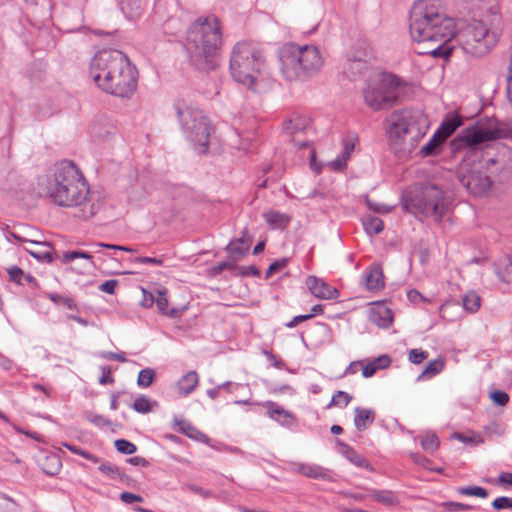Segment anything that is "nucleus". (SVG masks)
Returning a JSON list of instances; mask_svg holds the SVG:
<instances>
[{"instance_id": "obj_1", "label": "nucleus", "mask_w": 512, "mask_h": 512, "mask_svg": "<svg viewBox=\"0 0 512 512\" xmlns=\"http://www.w3.org/2000/svg\"><path fill=\"white\" fill-rule=\"evenodd\" d=\"M38 188L62 207H83L81 217H93L99 205L90 203V187L79 168L68 160L55 163L38 178Z\"/></svg>"}, {"instance_id": "obj_2", "label": "nucleus", "mask_w": 512, "mask_h": 512, "mask_svg": "<svg viewBox=\"0 0 512 512\" xmlns=\"http://www.w3.org/2000/svg\"><path fill=\"white\" fill-rule=\"evenodd\" d=\"M456 29L455 20L446 13L442 0H418L410 10L409 31L416 42H438L439 45L429 51L433 57L446 58L452 52L449 42Z\"/></svg>"}, {"instance_id": "obj_3", "label": "nucleus", "mask_w": 512, "mask_h": 512, "mask_svg": "<svg viewBox=\"0 0 512 512\" xmlns=\"http://www.w3.org/2000/svg\"><path fill=\"white\" fill-rule=\"evenodd\" d=\"M90 75L101 90L113 96L129 97L137 87V70L119 50L96 53L90 62Z\"/></svg>"}, {"instance_id": "obj_4", "label": "nucleus", "mask_w": 512, "mask_h": 512, "mask_svg": "<svg viewBox=\"0 0 512 512\" xmlns=\"http://www.w3.org/2000/svg\"><path fill=\"white\" fill-rule=\"evenodd\" d=\"M232 78L256 93L266 91L272 84L265 56L261 49L250 42H238L230 57Z\"/></svg>"}, {"instance_id": "obj_5", "label": "nucleus", "mask_w": 512, "mask_h": 512, "mask_svg": "<svg viewBox=\"0 0 512 512\" xmlns=\"http://www.w3.org/2000/svg\"><path fill=\"white\" fill-rule=\"evenodd\" d=\"M221 43L219 20L213 15L197 19L187 32L186 49L191 63L200 71L214 70Z\"/></svg>"}, {"instance_id": "obj_6", "label": "nucleus", "mask_w": 512, "mask_h": 512, "mask_svg": "<svg viewBox=\"0 0 512 512\" xmlns=\"http://www.w3.org/2000/svg\"><path fill=\"white\" fill-rule=\"evenodd\" d=\"M512 169V149L503 147L493 158L479 161L468 168L466 160L459 169V181L474 196L486 195L492 185V177Z\"/></svg>"}, {"instance_id": "obj_7", "label": "nucleus", "mask_w": 512, "mask_h": 512, "mask_svg": "<svg viewBox=\"0 0 512 512\" xmlns=\"http://www.w3.org/2000/svg\"><path fill=\"white\" fill-rule=\"evenodd\" d=\"M280 69L288 81H305L316 75L323 66L317 47L287 44L279 51Z\"/></svg>"}, {"instance_id": "obj_8", "label": "nucleus", "mask_w": 512, "mask_h": 512, "mask_svg": "<svg viewBox=\"0 0 512 512\" xmlns=\"http://www.w3.org/2000/svg\"><path fill=\"white\" fill-rule=\"evenodd\" d=\"M488 26L484 21H473L456 32L453 39L462 50L474 57L488 54L498 43L501 35L500 19Z\"/></svg>"}, {"instance_id": "obj_9", "label": "nucleus", "mask_w": 512, "mask_h": 512, "mask_svg": "<svg viewBox=\"0 0 512 512\" xmlns=\"http://www.w3.org/2000/svg\"><path fill=\"white\" fill-rule=\"evenodd\" d=\"M402 206L407 212L424 217H433L441 221L448 211L449 201L444 191L437 184H422L415 195L411 193L403 197Z\"/></svg>"}, {"instance_id": "obj_10", "label": "nucleus", "mask_w": 512, "mask_h": 512, "mask_svg": "<svg viewBox=\"0 0 512 512\" xmlns=\"http://www.w3.org/2000/svg\"><path fill=\"white\" fill-rule=\"evenodd\" d=\"M512 139V128L490 120L487 124L477 123L460 132L450 143L452 152L465 150L466 155L477 153L478 146L491 140Z\"/></svg>"}, {"instance_id": "obj_11", "label": "nucleus", "mask_w": 512, "mask_h": 512, "mask_svg": "<svg viewBox=\"0 0 512 512\" xmlns=\"http://www.w3.org/2000/svg\"><path fill=\"white\" fill-rule=\"evenodd\" d=\"M400 86V79L393 74L377 75L363 88L364 103L373 111L388 110L397 104Z\"/></svg>"}, {"instance_id": "obj_12", "label": "nucleus", "mask_w": 512, "mask_h": 512, "mask_svg": "<svg viewBox=\"0 0 512 512\" xmlns=\"http://www.w3.org/2000/svg\"><path fill=\"white\" fill-rule=\"evenodd\" d=\"M175 109L186 138L199 145L202 148V153H206L211 130L208 118L199 109L182 107L179 104L175 106Z\"/></svg>"}, {"instance_id": "obj_13", "label": "nucleus", "mask_w": 512, "mask_h": 512, "mask_svg": "<svg viewBox=\"0 0 512 512\" xmlns=\"http://www.w3.org/2000/svg\"><path fill=\"white\" fill-rule=\"evenodd\" d=\"M387 133L390 139L399 140L407 134L414 133L413 137L423 136L427 128V118L418 109L396 110L387 118Z\"/></svg>"}, {"instance_id": "obj_14", "label": "nucleus", "mask_w": 512, "mask_h": 512, "mask_svg": "<svg viewBox=\"0 0 512 512\" xmlns=\"http://www.w3.org/2000/svg\"><path fill=\"white\" fill-rule=\"evenodd\" d=\"M306 286L309 291L319 299L332 300L338 297V290L331 287L316 276H308Z\"/></svg>"}, {"instance_id": "obj_15", "label": "nucleus", "mask_w": 512, "mask_h": 512, "mask_svg": "<svg viewBox=\"0 0 512 512\" xmlns=\"http://www.w3.org/2000/svg\"><path fill=\"white\" fill-rule=\"evenodd\" d=\"M295 471L312 479L331 481L332 477L329 471L317 464L297 463L294 465Z\"/></svg>"}, {"instance_id": "obj_16", "label": "nucleus", "mask_w": 512, "mask_h": 512, "mask_svg": "<svg viewBox=\"0 0 512 512\" xmlns=\"http://www.w3.org/2000/svg\"><path fill=\"white\" fill-rule=\"evenodd\" d=\"M366 288L371 291L380 290L384 287V276L379 264H372L363 274Z\"/></svg>"}, {"instance_id": "obj_17", "label": "nucleus", "mask_w": 512, "mask_h": 512, "mask_svg": "<svg viewBox=\"0 0 512 512\" xmlns=\"http://www.w3.org/2000/svg\"><path fill=\"white\" fill-rule=\"evenodd\" d=\"M336 445L339 447V452L355 466L369 470L372 469L367 459L364 456L358 454L353 447L339 439H336Z\"/></svg>"}, {"instance_id": "obj_18", "label": "nucleus", "mask_w": 512, "mask_h": 512, "mask_svg": "<svg viewBox=\"0 0 512 512\" xmlns=\"http://www.w3.org/2000/svg\"><path fill=\"white\" fill-rule=\"evenodd\" d=\"M153 302L156 303V306L160 313H162L163 315H166L170 318H178L186 310L185 307L168 309L167 294H166V291H162V290L157 291L156 298H154V296L151 295L150 304H152Z\"/></svg>"}, {"instance_id": "obj_19", "label": "nucleus", "mask_w": 512, "mask_h": 512, "mask_svg": "<svg viewBox=\"0 0 512 512\" xmlns=\"http://www.w3.org/2000/svg\"><path fill=\"white\" fill-rule=\"evenodd\" d=\"M199 384V375L196 371L191 370L184 374L176 383V389L180 396L190 395Z\"/></svg>"}, {"instance_id": "obj_20", "label": "nucleus", "mask_w": 512, "mask_h": 512, "mask_svg": "<svg viewBox=\"0 0 512 512\" xmlns=\"http://www.w3.org/2000/svg\"><path fill=\"white\" fill-rule=\"evenodd\" d=\"M355 147L354 139L352 137H346L343 139V149L339 156H337L334 160L330 162V167L336 171H342L347 166V161L349 160L353 150Z\"/></svg>"}, {"instance_id": "obj_21", "label": "nucleus", "mask_w": 512, "mask_h": 512, "mask_svg": "<svg viewBox=\"0 0 512 512\" xmlns=\"http://www.w3.org/2000/svg\"><path fill=\"white\" fill-rule=\"evenodd\" d=\"M354 417V425L358 431H364L375 420V412L372 409L356 407Z\"/></svg>"}, {"instance_id": "obj_22", "label": "nucleus", "mask_w": 512, "mask_h": 512, "mask_svg": "<svg viewBox=\"0 0 512 512\" xmlns=\"http://www.w3.org/2000/svg\"><path fill=\"white\" fill-rule=\"evenodd\" d=\"M367 63L361 57L349 58L344 65L343 73L350 79H355L364 73Z\"/></svg>"}, {"instance_id": "obj_23", "label": "nucleus", "mask_w": 512, "mask_h": 512, "mask_svg": "<svg viewBox=\"0 0 512 512\" xmlns=\"http://www.w3.org/2000/svg\"><path fill=\"white\" fill-rule=\"evenodd\" d=\"M369 497L385 506L393 507L399 504V498L395 492L391 490H370Z\"/></svg>"}, {"instance_id": "obj_24", "label": "nucleus", "mask_w": 512, "mask_h": 512, "mask_svg": "<svg viewBox=\"0 0 512 512\" xmlns=\"http://www.w3.org/2000/svg\"><path fill=\"white\" fill-rule=\"evenodd\" d=\"M370 319L378 327L387 328L391 325L393 316L390 309L386 307H378L371 311Z\"/></svg>"}, {"instance_id": "obj_25", "label": "nucleus", "mask_w": 512, "mask_h": 512, "mask_svg": "<svg viewBox=\"0 0 512 512\" xmlns=\"http://www.w3.org/2000/svg\"><path fill=\"white\" fill-rule=\"evenodd\" d=\"M461 124V118L457 115L446 118L437 129V136H440L444 141H446V139L450 137Z\"/></svg>"}, {"instance_id": "obj_26", "label": "nucleus", "mask_w": 512, "mask_h": 512, "mask_svg": "<svg viewBox=\"0 0 512 512\" xmlns=\"http://www.w3.org/2000/svg\"><path fill=\"white\" fill-rule=\"evenodd\" d=\"M119 8L129 20L139 17L142 13L141 0H121Z\"/></svg>"}, {"instance_id": "obj_27", "label": "nucleus", "mask_w": 512, "mask_h": 512, "mask_svg": "<svg viewBox=\"0 0 512 512\" xmlns=\"http://www.w3.org/2000/svg\"><path fill=\"white\" fill-rule=\"evenodd\" d=\"M265 221L273 228L284 229L290 222L287 214L270 210L263 214Z\"/></svg>"}, {"instance_id": "obj_28", "label": "nucleus", "mask_w": 512, "mask_h": 512, "mask_svg": "<svg viewBox=\"0 0 512 512\" xmlns=\"http://www.w3.org/2000/svg\"><path fill=\"white\" fill-rule=\"evenodd\" d=\"M309 126V120L303 116L296 115L284 121L283 129L290 134L304 131Z\"/></svg>"}, {"instance_id": "obj_29", "label": "nucleus", "mask_w": 512, "mask_h": 512, "mask_svg": "<svg viewBox=\"0 0 512 512\" xmlns=\"http://www.w3.org/2000/svg\"><path fill=\"white\" fill-rule=\"evenodd\" d=\"M445 367V361L443 358L439 357L437 359H434L426 365L425 369L422 371V373L418 376V380H426L430 379L437 374H439Z\"/></svg>"}, {"instance_id": "obj_30", "label": "nucleus", "mask_w": 512, "mask_h": 512, "mask_svg": "<svg viewBox=\"0 0 512 512\" xmlns=\"http://www.w3.org/2000/svg\"><path fill=\"white\" fill-rule=\"evenodd\" d=\"M175 425L178 426V430L182 434L189 438L196 440H202L203 438L207 439V436L195 428L189 421L184 419H175Z\"/></svg>"}, {"instance_id": "obj_31", "label": "nucleus", "mask_w": 512, "mask_h": 512, "mask_svg": "<svg viewBox=\"0 0 512 512\" xmlns=\"http://www.w3.org/2000/svg\"><path fill=\"white\" fill-rule=\"evenodd\" d=\"M364 229L369 235H377L384 229L383 221L376 216L368 215L362 219Z\"/></svg>"}, {"instance_id": "obj_32", "label": "nucleus", "mask_w": 512, "mask_h": 512, "mask_svg": "<svg viewBox=\"0 0 512 512\" xmlns=\"http://www.w3.org/2000/svg\"><path fill=\"white\" fill-rule=\"evenodd\" d=\"M444 142L445 141L440 136H437V133L435 132L431 139L421 147L420 154L423 157L438 155L440 152V146Z\"/></svg>"}, {"instance_id": "obj_33", "label": "nucleus", "mask_w": 512, "mask_h": 512, "mask_svg": "<svg viewBox=\"0 0 512 512\" xmlns=\"http://www.w3.org/2000/svg\"><path fill=\"white\" fill-rule=\"evenodd\" d=\"M98 470L111 480L124 482V480L127 478V476L121 472L120 468L114 464L101 463L98 467Z\"/></svg>"}, {"instance_id": "obj_34", "label": "nucleus", "mask_w": 512, "mask_h": 512, "mask_svg": "<svg viewBox=\"0 0 512 512\" xmlns=\"http://www.w3.org/2000/svg\"><path fill=\"white\" fill-rule=\"evenodd\" d=\"M496 274L500 281L510 283L512 274V255L507 256L496 268Z\"/></svg>"}, {"instance_id": "obj_35", "label": "nucleus", "mask_w": 512, "mask_h": 512, "mask_svg": "<svg viewBox=\"0 0 512 512\" xmlns=\"http://www.w3.org/2000/svg\"><path fill=\"white\" fill-rule=\"evenodd\" d=\"M272 405H273V408L269 409V411H268L269 416L272 419L280 422L281 424H285V425H289L292 423L294 418L290 412L282 409L279 406H276L275 404H272Z\"/></svg>"}, {"instance_id": "obj_36", "label": "nucleus", "mask_w": 512, "mask_h": 512, "mask_svg": "<svg viewBox=\"0 0 512 512\" xmlns=\"http://www.w3.org/2000/svg\"><path fill=\"white\" fill-rule=\"evenodd\" d=\"M481 306V297L475 292H469L463 297V307L470 313H475Z\"/></svg>"}, {"instance_id": "obj_37", "label": "nucleus", "mask_w": 512, "mask_h": 512, "mask_svg": "<svg viewBox=\"0 0 512 512\" xmlns=\"http://www.w3.org/2000/svg\"><path fill=\"white\" fill-rule=\"evenodd\" d=\"M156 404L155 401H151L148 397L140 395L135 399L131 408L138 413L146 414L149 413L152 410V406Z\"/></svg>"}, {"instance_id": "obj_38", "label": "nucleus", "mask_w": 512, "mask_h": 512, "mask_svg": "<svg viewBox=\"0 0 512 512\" xmlns=\"http://www.w3.org/2000/svg\"><path fill=\"white\" fill-rule=\"evenodd\" d=\"M248 250L247 245L243 246L233 241H230L225 247V251L229 254L230 258L235 259L237 262L245 256Z\"/></svg>"}, {"instance_id": "obj_39", "label": "nucleus", "mask_w": 512, "mask_h": 512, "mask_svg": "<svg viewBox=\"0 0 512 512\" xmlns=\"http://www.w3.org/2000/svg\"><path fill=\"white\" fill-rule=\"evenodd\" d=\"M420 444L425 451L433 453L439 447V440L434 433H426L420 437Z\"/></svg>"}, {"instance_id": "obj_40", "label": "nucleus", "mask_w": 512, "mask_h": 512, "mask_svg": "<svg viewBox=\"0 0 512 512\" xmlns=\"http://www.w3.org/2000/svg\"><path fill=\"white\" fill-rule=\"evenodd\" d=\"M47 297L56 305H64L70 310H78L76 302L71 297L57 293H48Z\"/></svg>"}, {"instance_id": "obj_41", "label": "nucleus", "mask_w": 512, "mask_h": 512, "mask_svg": "<svg viewBox=\"0 0 512 512\" xmlns=\"http://www.w3.org/2000/svg\"><path fill=\"white\" fill-rule=\"evenodd\" d=\"M155 378V371L152 368L142 369L138 374L137 384L142 388L149 387Z\"/></svg>"}, {"instance_id": "obj_42", "label": "nucleus", "mask_w": 512, "mask_h": 512, "mask_svg": "<svg viewBox=\"0 0 512 512\" xmlns=\"http://www.w3.org/2000/svg\"><path fill=\"white\" fill-rule=\"evenodd\" d=\"M62 467L60 459L56 455L46 457V464L43 468L47 475H56Z\"/></svg>"}, {"instance_id": "obj_43", "label": "nucleus", "mask_w": 512, "mask_h": 512, "mask_svg": "<svg viewBox=\"0 0 512 512\" xmlns=\"http://www.w3.org/2000/svg\"><path fill=\"white\" fill-rule=\"evenodd\" d=\"M458 493L465 496H475L480 498H486L488 492L486 489L480 486H464L457 489Z\"/></svg>"}, {"instance_id": "obj_44", "label": "nucleus", "mask_w": 512, "mask_h": 512, "mask_svg": "<svg viewBox=\"0 0 512 512\" xmlns=\"http://www.w3.org/2000/svg\"><path fill=\"white\" fill-rule=\"evenodd\" d=\"M352 400V396L344 391H337L333 394L331 402L328 404V408L331 406H340L346 407L350 401Z\"/></svg>"}, {"instance_id": "obj_45", "label": "nucleus", "mask_w": 512, "mask_h": 512, "mask_svg": "<svg viewBox=\"0 0 512 512\" xmlns=\"http://www.w3.org/2000/svg\"><path fill=\"white\" fill-rule=\"evenodd\" d=\"M181 490L186 492V491H190L196 495H199L200 497H202L203 499H208V498H211L213 496V492L211 490H208V489H204L198 485H195V484H190V483H185L181 486Z\"/></svg>"}, {"instance_id": "obj_46", "label": "nucleus", "mask_w": 512, "mask_h": 512, "mask_svg": "<svg viewBox=\"0 0 512 512\" xmlns=\"http://www.w3.org/2000/svg\"><path fill=\"white\" fill-rule=\"evenodd\" d=\"M115 448L119 453L131 455L136 452L137 447L126 439H118L115 441Z\"/></svg>"}, {"instance_id": "obj_47", "label": "nucleus", "mask_w": 512, "mask_h": 512, "mask_svg": "<svg viewBox=\"0 0 512 512\" xmlns=\"http://www.w3.org/2000/svg\"><path fill=\"white\" fill-rule=\"evenodd\" d=\"M429 356V353L422 349H411L408 353V360L413 364H420L424 360H426Z\"/></svg>"}, {"instance_id": "obj_48", "label": "nucleus", "mask_w": 512, "mask_h": 512, "mask_svg": "<svg viewBox=\"0 0 512 512\" xmlns=\"http://www.w3.org/2000/svg\"><path fill=\"white\" fill-rule=\"evenodd\" d=\"M87 420L99 428H104V427L110 426L112 424V422L105 416L100 415V414H94V413L88 414Z\"/></svg>"}, {"instance_id": "obj_49", "label": "nucleus", "mask_w": 512, "mask_h": 512, "mask_svg": "<svg viewBox=\"0 0 512 512\" xmlns=\"http://www.w3.org/2000/svg\"><path fill=\"white\" fill-rule=\"evenodd\" d=\"M77 258H83V259H87V260H90L91 263L93 264V261H92V255L87 253V252H84V251H67L63 254V260L64 262L68 263V262H71Z\"/></svg>"}, {"instance_id": "obj_50", "label": "nucleus", "mask_w": 512, "mask_h": 512, "mask_svg": "<svg viewBox=\"0 0 512 512\" xmlns=\"http://www.w3.org/2000/svg\"><path fill=\"white\" fill-rule=\"evenodd\" d=\"M237 261L235 259L228 257L226 261H222L218 263L216 266L213 267V272L215 274H219L223 272L224 270H235L237 269Z\"/></svg>"}, {"instance_id": "obj_51", "label": "nucleus", "mask_w": 512, "mask_h": 512, "mask_svg": "<svg viewBox=\"0 0 512 512\" xmlns=\"http://www.w3.org/2000/svg\"><path fill=\"white\" fill-rule=\"evenodd\" d=\"M492 507L496 510L512 509V498L501 496L492 502Z\"/></svg>"}, {"instance_id": "obj_52", "label": "nucleus", "mask_w": 512, "mask_h": 512, "mask_svg": "<svg viewBox=\"0 0 512 512\" xmlns=\"http://www.w3.org/2000/svg\"><path fill=\"white\" fill-rule=\"evenodd\" d=\"M15 510V502L7 496L0 495V512H15Z\"/></svg>"}, {"instance_id": "obj_53", "label": "nucleus", "mask_w": 512, "mask_h": 512, "mask_svg": "<svg viewBox=\"0 0 512 512\" xmlns=\"http://www.w3.org/2000/svg\"><path fill=\"white\" fill-rule=\"evenodd\" d=\"M491 398L499 406H505L509 401V395L501 390H496L491 393Z\"/></svg>"}, {"instance_id": "obj_54", "label": "nucleus", "mask_w": 512, "mask_h": 512, "mask_svg": "<svg viewBox=\"0 0 512 512\" xmlns=\"http://www.w3.org/2000/svg\"><path fill=\"white\" fill-rule=\"evenodd\" d=\"M94 246L98 247V248L119 250V251H124V252H129V253L136 251L134 248L129 247V246H121V245L108 244V243H103V242L95 243Z\"/></svg>"}, {"instance_id": "obj_55", "label": "nucleus", "mask_w": 512, "mask_h": 512, "mask_svg": "<svg viewBox=\"0 0 512 512\" xmlns=\"http://www.w3.org/2000/svg\"><path fill=\"white\" fill-rule=\"evenodd\" d=\"M102 375L99 377V383L101 385L112 384L114 382V378L111 375L112 370L108 366L101 367Z\"/></svg>"}, {"instance_id": "obj_56", "label": "nucleus", "mask_w": 512, "mask_h": 512, "mask_svg": "<svg viewBox=\"0 0 512 512\" xmlns=\"http://www.w3.org/2000/svg\"><path fill=\"white\" fill-rule=\"evenodd\" d=\"M454 438L463 442V443H472L474 445L483 443V438L480 435L474 437L465 436L462 433H454Z\"/></svg>"}, {"instance_id": "obj_57", "label": "nucleus", "mask_w": 512, "mask_h": 512, "mask_svg": "<svg viewBox=\"0 0 512 512\" xmlns=\"http://www.w3.org/2000/svg\"><path fill=\"white\" fill-rule=\"evenodd\" d=\"M445 508L450 512H462L471 510L473 507L459 502H447L445 503Z\"/></svg>"}, {"instance_id": "obj_58", "label": "nucleus", "mask_w": 512, "mask_h": 512, "mask_svg": "<svg viewBox=\"0 0 512 512\" xmlns=\"http://www.w3.org/2000/svg\"><path fill=\"white\" fill-rule=\"evenodd\" d=\"M372 363L375 365V367L380 369H385L390 366L391 364V357L387 354L380 355L379 357L375 358Z\"/></svg>"}, {"instance_id": "obj_59", "label": "nucleus", "mask_w": 512, "mask_h": 512, "mask_svg": "<svg viewBox=\"0 0 512 512\" xmlns=\"http://www.w3.org/2000/svg\"><path fill=\"white\" fill-rule=\"evenodd\" d=\"M8 274H9V278L11 281H13L17 284L22 283L24 273H23L22 269H20L19 267L13 266V267L9 268Z\"/></svg>"}, {"instance_id": "obj_60", "label": "nucleus", "mask_w": 512, "mask_h": 512, "mask_svg": "<svg viewBox=\"0 0 512 512\" xmlns=\"http://www.w3.org/2000/svg\"><path fill=\"white\" fill-rule=\"evenodd\" d=\"M120 499L125 504H132L134 502H142L143 501L142 496L131 493V492H122L120 494Z\"/></svg>"}, {"instance_id": "obj_61", "label": "nucleus", "mask_w": 512, "mask_h": 512, "mask_svg": "<svg viewBox=\"0 0 512 512\" xmlns=\"http://www.w3.org/2000/svg\"><path fill=\"white\" fill-rule=\"evenodd\" d=\"M117 285H118L117 280H114V279L107 280L99 286V290L102 292L108 293V294H114Z\"/></svg>"}, {"instance_id": "obj_62", "label": "nucleus", "mask_w": 512, "mask_h": 512, "mask_svg": "<svg viewBox=\"0 0 512 512\" xmlns=\"http://www.w3.org/2000/svg\"><path fill=\"white\" fill-rule=\"evenodd\" d=\"M101 357L109 360L119 361L124 363L127 361L126 354L124 352L115 353V352H102Z\"/></svg>"}, {"instance_id": "obj_63", "label": "nucleus", "mask_w": 512, "mask_h": 512, "mask_svg": "<svg viewBox=\"0 0 512 512\" xmlns=\"http://www.w3.org/2000/svg\"><path fill=\"white\" fill-rule=\"evenodd\" d=\"M239 274L242 276H259L260 271L256 266L250 265V266H243L238 267Z\"/></svg>"}, {"instance_id": "obj_64", "label": "nucleus", "mask_w": 512, "mask_h": 512, "mask_svg": "<svg viewBox=\"0 0 512 512\" xmlns=\"http://www.w3.org/2000/svg\"><path fill=\"white\" fill-rule=\"evenodd\" d=\"M135 262L137 263H140V264H150V265H156V266H161L163 261L162 259L160 258H155V257H136L134 259Z\"/></svg>"}]
</instances>
